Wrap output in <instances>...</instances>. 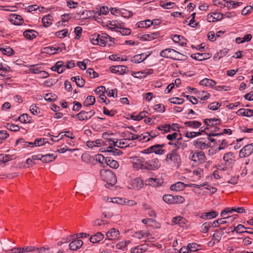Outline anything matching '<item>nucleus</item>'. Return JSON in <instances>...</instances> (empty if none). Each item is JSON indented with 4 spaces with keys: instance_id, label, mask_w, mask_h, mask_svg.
<instances>
[{
    "instance_id": "obj_1",
    "label": "nucleus",
    "mask_w": 253,
    "mask_h": 253,
    "mask_svg": "<svg viewBox=\"0 0 253 253\" xmlns=\"http://www.w3.org/2000/svg\"><path fill=\"white\" fill-rule=\"evenodd\" d=\"M100 173L102 180L106 183L105 186L107 188H110L116 183V176L111 170L101 169Z\"/></svg>"
},
{
    "instance_id": "obj_2",
    "label": "nucleus",
    "mask_w": 253,
    "mask_h": 253,
    "mask_svg": "<svg viewBox=\"0 0 253 253\" xmlns=\"http://www.w3.org/2000/svg\"><path fill=\"white\" fill-rule=\"evenodd\" d=\"M124 134L123 136L126 137V140H136L138 139L140 142H147L150 140V138L148 137L150 134L148 133V132H144V133L141 134V135L134 134L131 132L129 131H126L124 132Z\"/></svg>"
},
{
    "instance_id": "obj_3",
    "label": "nucleus",
    "mask_w": 253,
    "mask_h": 253,
    "mask_svg": "<svg viewBox=\"0 0 253 253\" xmlns=\"http://www.w3.org/2000/svg\"><path fill=\"white\" fill-rule=\"evenodd\" d=\"M144 170H155L161 167L160 160L157 158H152L146 161L145 160Z\"/></svg>"
},
{
    "instance_id": "obj_4",
    "label": "nucleus",
    "mask_w": 253,
    "mask_h": 253,
    "mask_svg": "<svg viewBox=\"0 0 253 253\" xmlns=\"http://www.w3.org/2000/svg\"><path fill=\"white\" fill-rule=\"evenodd\" d=\"M132 168L136 170H144L145 159L142 157L135 156L130 158Z\"/></svg>"
},
{
    "instance_id": "obj_5",
    "label": "nucleus",
    "mask_w": 253,
    "mask_h": 253,
    "mask_svg": "<svg viewBox=\"0 0 253 253\" xmlns=\"http://www.w3.org/2000/svg\"><path fill=\"white\" fill-rule=\"evenodd\" d=\"M189 158L190 160L198 164H202L206 160V156L202 151H195L194 152H191Z\"/></svg>"
},
{
    "instance_id": "obj_6",
    "label": "nucleus",
    "mask_w": 253,
    "mask_h": 253,
    "mask_svg": "<svg viewBox=\"0 0 253 253\" xmlns=\"http://www.w3.org/2000/svg\"><path fill=\"white\" fill-rule=\"evenodd\" d=\"M164 201L169 204H177L184 202V198L179 196H172L171 195H165L163 197Z\"/></svg>"
},
{
    "instance_id": "obj_7",
    "label": "nucleus",
    "mask_w": 253,
    "mask_h": 253,
    "mask_svg": "<svg viewBox=\"0 0 253 253\" xmlns=\"http://www.w3.org/2000/svg\"><path fill=\"white\" fill-rule=\"evenodd\" d=\"M166 161L168 163L173 162L175 165L177 166L180 164V157L177 150L173 149L167 155Z\"/></svg>"
},
{
    "instance_id": "obj_8",
    "label": "nucleus",
    "mask_w": 253,
    "mask_h": 253,
    "mask_svg": "<svg viewBox=\"0 0 253 253\" xmlns=\"http://www.w3.org/2000/svg\"><path fill=\"white\" fill-rule=\"evenodd\" d=\"M237 216V214H234L231 216L218 219L212 222V227H218L219 224L231 223L236 219Z\"/></svg>"
},
{
    "instance_id": "obj_9",
    "label": "nucleus",
    "mask_w": 253,
    "mask_h": 253,
    "mask_svg": "<svg viewBox=\"0 0 253 253\" xmlns=\"http://www.w3.org/2000/svg\"><path fill=\"white\" fill-rule=\"evenodd\" d=\"M194 145L197 149H205L211 146V142L209 140L204 138H198L193 142Z\"/></svg>"
},
{
    "instance_id": "obj_10",
    "label": "nucleus",
    "mask_w": 253,
    "mask_h": 253,
    "mask_svg": "<svg viewBox=\"0 0 253 253\" xmlns=\"http://www.w3.org/2000/svg\"><path fill=\"white\" fill-rule=\"evenodd\" d=\"M253 153V143L245 146L240 151V158H245L250 156Z\"/></svg>"
},
{
    "instance_id": "obj_11",
    "label": "nucleus",
    "mask_w": 253,
    "mask_h": 253,
    "mask_svg": "<svg viewBox=\"0 0 253 253\" xmlns=\"http://www.w3.org/2000/svg\"><path fill=\"white\" fill-rule=\"evenodd\" d=\"M90 41L92 44L94 45H99L105 46L106 42L100 38V35L98 34H94L91 36Z\"/></svg>"
},
{
    "instance_id": "obj_12",
    "label": "nucleus",
    "mask_w": 253,
    "mask_h": 253,
    "mask_svg": "<svg viewBox=\"0 0 253 253\" xmlns=\"http://www.w3.org/2000/svg\"><path fill=\"white\" fill-rule=\"evenodd\" d=\"M94 114L95 112L93 111L88 112L81 111L79 114L76 115V117L80 121H84L90 118Z\"/></svg>"
},
{
    "instance_id": "obj_13",
    "label": "nucleus",
    "mask_w": 253,
    "mask_h": 253,
    "mask_svg": "<svg viewBox=\"0 0 253 253\" xmlns=\"http://www.w3.org/2000/svg\"><path fill=\"white\" fill-rule=\"evenodd\" d=\"M110 71L113 73H116L118 75H123L126 73V71L128 69L126 66H112L110 67Z\"/></svg>"
},
{
    "instance_id": "obj_14",
    "label": "nucleus",
    "mask_w": 253,
    "mask_h": 253,
    "mask_svg": "<svg viewBox=\"0 0 253 253\" xmlns=\"http://www.w3.org/2000/svg\"><path fill=\"white\" fill-rule=\"evenodd\" d=\"M120 233L118 230L115 228L111 229L106 233V239L110 240H114L119 237Z\"/></svg>"
},
{
    "instance_id": "obj_15",
    "label": "nucleus",
    "mask_w": 253,
    "mask_h": 253,
    "mask_svg": "<svg viewBox=\"0 0 253 253\" xmlns=\"http://www.w3.org/2000/svg\"><path fill=\"white\" fill-rule=\"evenodd\" d=\"M83 242L80 239H76L71 242L69 246V249L72 251H77L83 246Z\"/></svg>"
},
{
    "instance_id": "obj_16",
    "label": "nucleus",
    "mask_w": 253,
    "mask_h": 253,
    "mask_svg": "<svg viewBox=\"0 0 253 253\" xmlns=\"http://www.w3.org/2000/svg\"><path fill=\"white\" fill-rule=\"evenodd\" d=\"M223 160L227 166L232 167L234 164L233 154L232 152L226 153L224 155Z\"/></svg>"
},
{
    "instance_id": "obj_17",
    "label": "nucleus",
    "mask_w": 253,
    "mask_h": 253,
    "mask_svg": "<svg viewBox=\"0 0 253 253\" xmlns=\"http://www.w3.org/2000/svg\"><path fill=\"white\" fill-rule=\"evenodd\" d=\"M174 50L173 49L167 48L161 51L160 54L162 57L173 59Z\"/></svg>"
},
{
    "instance_id": "obj_18",
    "label": "nucleus",
    "mask_w": 253,
    "mask_h": 253,
    "mask_svg": "<svg viewBox=\"0 0 253 253\" xmlns=\"http://www.w3.org/2000/svg\"><path fill=\"white\" fill-rule=\"evenodd\" d=\"M191 57L194 59L199 60V61H203L205 59H209L210 57V55L209 53H196L194 54H192L191 55Z\"/></svg>"
},
{
    "instance_id": "obj_19",
    "label": "nucleus",
    "mask_w": 253,
    "mask_h": 253,
    "mask_svg": "<svg viewBox=\"0 0 253 253\" xmlns=\"http://www.w3.org/2000/svg\"><path fill=\"white\" fill-rule=\"evenodd\" d=\"M146 184L153 187H157L161 185L162 183V179L160 178H149L146 180Z\"/></svg>"
},
{
    "instance_id": "obj_20",
    "label": "nucleus",
    "mask_w": 253,
    "mask_h": 253,
    "mask_svg": "<svg viewBox=\"0 0 253 253\" xmlns=\"http://www.w3.org/2000/svg\"><path fill=\"white\" fill-rule=\"evenodd\" d=\"M61 49L56 48V46H48L43 48V53L52 55L56 53L60 52Z\"/></svg>"
},
{
    "instance_id": "obj_21",
    "label": "nucleus",
    "mask_w": 253,
    "mask_h": 253,
    "mask_svg": "<svg viewBox=\"0 0 253 253\" xmlns=\"http://www.w3.org/2000/svg\"><path fill=\"white\" fill-rule=\"evenodd\" d=\"M10 20L14 24L20 25L23 23V20L21 16L12 14L10 16Z\"/></svg>"
},
{
    "instance_id": "obj_22",
    "label": "nucleus",
    "mask_w": 253,
    "mask_h": 253,
    "mask_svg": "<svg viewBox=\"0 0 253 253\" xmlns=\"http://www.w3.org/2000/svg\"><path fill=\"white\" fill-rule=\"evenodd\" d=\"M217 215L218 213L216 211H212L211 212L202 213L200 216V218L208 220L215 218Z\"/></svg>"
},
{
    "instance_id": "obj_23",
    "label": "nucleus",
    "mask_w": 253,
    "mask_h": 253,
    "mask_svg": "<svg viewBox=\"0 0 253 253\" xmlns=\"http://www.w3.org/2000/svg\"><path fill=\"white\" fill-rule=\"evenodd\" d=\"M164 147V144H156L150 147V149L151 150L152 152H155L156 154L162 155L164 153V150L161 149Z\"/></svg>"
},
{
    "instance_id": "obj_24",
    "label": "nucleus",
    "mask_w": 253,
    "mask_h": 253,
    "mask_svg": "<svg viewBox=\"0 0 253 253\" xmlns=\"http://www.w3.org/2000/svg\"><path fill=\"white\" fill-rule=\"evenodd\" d=\"M38 34V33L33 30H26L23 33L24 36L29 40H32L35 38L37 36Z\"/></svg>"
},
{
    "instance_id": "obj_25",
    "label": "nucleus",
    "mask_w": 253,
    "mask_h": 253,
    "mask_svg": "<svg viewBox=\"0 0 253 253\" xmlns=\"http://www.w3.org/2000/svg\"><path fill=\"white\" fill-rule=\"evenodd\" d=\"M103 141L101 139H97L95 141H87L86 142V145L90 148H93L95 147H100L103 145Z\"/></svg>"
},
{
    "instance_id": "obj_26",
    "label": "nucleus",
    "mask_w": 253,
    "mask_h": 253,
    "mask_svg": "<svg viewBox=\"0 0 253 253\" xmlns=\"http://www.w3.org/2000/svg\"><path fill=\"white\" fill-rule=\"evenodd\" d=\"M186 187L185 184L182 182H178L174 184H172L170 189L172 191H179L182 190Z\"/></svg>"
},
{
    "instance_id": "obj_27",
    "label": "nucleus",
    "mask_w": 253,
    "mask_h": 253,
    "mask_svg": "<svg viewBox=\"0 0 253 253\" xmlns=\"http://www.w3.org/2000/svg\"><path fill=\"white\" fill-rule=\"evenodd\" d=\"M104 238V235L101 232H97L90 238V241L92 243H98Z\"/></svg>"
},
{
    "instance_id": "obj_28",
    "label": "nucleus",
    "mask_w": 253,
    "mask_h": 253,
    "mask_svg": "<svg viewBox=\"0 0 253 253\" xmlns=\"http://www.w3.org/2000/svg\"><path fill=\"white\" fill-rule=\"evenodd\" d=\"M56 157L53 154H46L41 156V161L43 163H49L53 161Z\"/></svg>"
},
{
    "instance_id": "obj_29",
    "label": "nucleus",
    "mask_w": 253,
    "mask_h": 253,
    "mask_svg": "<svg viewBox=\"0 0 253 253\" xmlns=\"http://www.w3.org/2000/svg\"><path fill=\"white\" fill-rule=\"evenodd\" d=\"M220 120L216 118L206 119L204 120L205 124L210 126H212L214 125H217L220 124Z\"/></svg>"
},
{
    "instance_id": "obj_30",
    "label": "nucleus",
    "mask_w": 253,
    "mask_h": 253,
    "mask_svg": "<svg viewBox=\"0 0 253 253\" xmlns=\"http://www.w3.org/2000/svg\"><path fill=\"white\" fill-rule=\"evenodd\" d=\"M237 114L244 116L251 117L253 116V110L249 109H240L237 111Z\"/></svg>"
},
{
    "instance_id": "obj_31",
    "label": "nucleus",
    "mask_w": 253,
    "mask_h": 253,
    "mask_svg": "<svg viewBox=\"0 0 253 253\" xmlns=\"http://www.w3.org/2000/svg\"><path fill=\"white\" fill-rule=\"evenodd\" d=\"M200 84L206 86L212 87L215 85L216 83L214 81L211 79L205 78L200 81Z\"/></svg>"
},
{
    "instance_id": "obj_32",
    "label": "nucleus",
    "mask_w": 253,
    "mask_h": 253,
    "mask_svg": "<svg viewBox=\"0 0 253 253\" xmlns=\"http://www.w3.org/2000/svg\"><path fill=\"white\" fill-rule=\"evenodd\" d=\"M184 125L186 126L191 127L193 128H198L201 125V123L197 121H191L184 123Z\"/></svg>"
},
{
    "instance_id": "obj_33",
    "label": "nucleus",
    "mask_w": 253,
    "mask_h": 253,
    "mask_svg": "<svg viewBox=\"0 0 253 253\" xmlns=\"http://www.w3.org/2000/svg\"><path fill=\"white\" fill-rule=\"evenodd\" d=\"M173 55L174 60L185 61L187 59V57L186 55L181 54V53L176 51L175 50H174Z\"/></svg>"
},
{
    "instance_id": "obj_34",
    "label": "nucleus",
    "mask_w": 253,
    "mask_h": 253,
    "mask_svg": "<svg viewBox=\"0 0 253 253\" xmlns=\"http://www.w3.org/2000/svg\"><path fill=\"white\" fill-rule=\"evenodd\" d=\"M132 15L133 14L131 11L125 9L120 8L119 15L128 18L131 17Z\"/></svg>"
},
{
    "instance_id": "obj_35",
    "label": "nucleus",
    "mask_w": 253,
    "mask_h": 253,
    "mask_svg": "<svg viewBox=\"0 0 253 253\" xmlns=\"http://www.w3.org/2000/svg\"><path fill=\"white\" fill-rule=\"evenodd\" d=\"M184 40L183 37L182 36L178 35H174L173 36L172 40L174 42L179 43L181 45H184L185 42L182 41Z\"/></svg>"
},
{
    "instance_id": "obj_36",
    "label": "nucleus",
    "mask_w": 253,
    "mask_h": 253,
    "mask_svg": "<svg viewBox=\"0 0 253 253\" xmlns=\"http://www.w3.org/2000/svg\"><path fill=\"white\" fill-rule=\"evenodd\" d=\"M95 102V98L94 96H88L86 97L85 100L84 105L85 106H88L90 105H93Z\"/></svg>"
},
{
    "instance_id": "obj_37",
    "label": "nucleus",
    "mask_w": 253,
    "mask_h": 253,
    "mask_svg": "<svg viewBox=\"0 0 253 253\" xmlns=\"http://www.w3.org/2000/svg\"><path fill=\"white\" fill-rule=\"evenodd\" d=\"M144 55L143 54L136 55L132 57L131 60L132 62L135 63H139L144 61L145 59L144 57L142 58V57H144Z\"/></svg>"
},
{
    "instance_id": "obj_38",
    "label": "nucleus",
    "mask_w": 253,
    "mask_h": 253,
    "mask_svg": "<svg viewBox=\"0 0 253 253\" xmlns=\"http://www.w3.org/2000/svg\"><path fill=\"white\" fill-rule=\"evenodd\" d=\"M158 33H153L147 35H143V38L145 40L151 41L152 40L156 39L159 36Z\"/></svg>"
},
{
    "instance_id": "obj_39",
    "label": "nucleus",
    "mask_w": 253,
    "mask_h": 253,
    "mask_svg": "<svg viewBox=\"0 0 253 253\" xmlns=\"http://www.w3.org/2000/svg\"><path fill=\"white\" fill-rule=\"evenodd\" d=\"M133 183V186L138 189L142 188L143 185V180L140 178H137L134 179Z\"/></svg>"
},
{
    "instance_id": "obj_40",
    "label": "nucleus",
    "mask_w": 253,
    "mask_h": 253,
    "mask_svg": "<svg viewBox=\"0 0 253 253\" xmlns=\"http://www.w3.org/2000/svg\"><path fill=\"white\" fill-rule=\"evenodd\" d=\"M110 202H112L113 203H117L118 204L124 205L126 204V199H122L121 198H114L113 199H110Z\"/></svg>"
},
{
    "instance_id": "obj_41",
    "label": "nucleus",
    "mask_w": 253,
    "mask_h": 253,
    "mask_svg": "<svg viewBox=\"0 0 253 253\" xmlns=\"http://www.w3.org/2000/svg\"><path fill=\"white\" fill-rule=\"evenodd\" d=\"M51 18H52V16L50 15H48L44 16L42 18V22L45 27H48L51 24V23L48 21L51 20Z\"/></svg>"
},
{
    "instance_id": "obj_42",
    "label": "nucleus",
    "mask_w": 253,
    "mask_h": 253,
    "mask_svg": "<svg viewBox=\"0 0 253 253\" xmlns=\"http://www.w3.org/2000/svg\"><path fill=\"white\" fill-rule=\"evenodd\" d=\"M247 228L245 226L242 224H239L236 227H234L233 228V231H231L232 232H234V231L236 232L237 233H245L244 229Z\"/></svg>"
},
{
    "instance_id": "obj_43",
    "label": "nucleus",
    "mask_w": 253,
    "mask_h": 253,
    "mask_svg": "<svg viewBox=\"0 0 253 253\" xmlns=\"http://www.w3.org/2000/svg\"><path fill=\"white\" fill-rule=\"evenodd\" d=\"M109 12V9L107 6H102L101 7L99 10L97 11L95 13L96 14H98L99 16H101L102 15H107Z\"/></svg>"
},
{
    "instance_id": "obj_44",
    "label": "nucleus",
    "mask_w": 253,
    "mask_h": 253,
    "mask_svg": "<svg viewBox=\"0 0 253 253\" xmlns=\"http://www.w3.org/2000/svg\"><path fill=\"white\" fill-rule=\"evenodd\" d=\"M131 75L134 78H142L145 77L147 76V73H145V71L132 72Z\"/></svg>"
},
{
    "instance_id": "obj_45",
    "label": "nucleus",
    "mask_w": 253,
    "mask_h": 253,
    "mask_svg": "<svg viewBox=\"0 0 253 253\" xmlns=\"http://www.w3.org/2000/svg\"><path fill=\"white\" fill-rule=\"evenodd\" d=\"M223 133L230 135L232 134V131L230 129H224L223 132L221 133H211L208 135V136H217L223 135Z\"/></svg>"
},
{
    "instance_id": "obj_46",
    "label": "nucleus",
    "mask_w": 253,
    "mask_h": 253,
    "mask_svg": "<svg viewBox=\"0 0 253 253\" xmlns=\"http://www.w3.org/2000/svg\"><path fill=\"white\" fill-rule=\"evenodd\" d=\"M87 76L90 78H95L98 76V74L95 72L92 68H88L86 70Z\"/></svg>"
},
{
    "instance_id": "obj_47",
    "label": "nucleus",
    "mask_w": 253,
    "mask_h": 253,
    "mask_svg": "<svg viewBox=\"0 0 253 253\" xmlns=\"http://www.w3.org/2000/svg\"><path fill=\"white\" fill-rule=\"evenodd\" d=\"M9 134L6 130H0V144L2 143L5 139L8 138Z\"/></svg>"
},
{
    "instance_id": "obj_48",
    "label": "nucleus",
    "mask_w": 253,
    "mask_h": 253,
    "mask_svg": "<svg viewBox=\"0 0 253 253\" xmlns=\"http://www.w3.org/2000/svg\"><path fill=\"white\" fill-rule=\"evenodd\" d=\"M199 246L196 243H190L187 246V248L189 250L190 253H192V252L199 250Z\"/></svg>"
},
{
    "instance_id": "obj_49",
    "label": "nucleus",
    "mask_w": 253,
    "mask_h": 253,
    "mask_svg": "<svg viewBox=\"0 0 253 253\" xmlns=\"http://www.w3.org/2000/svg\"><path fill=\"white\" fill-rule=\"evenodd\" d=\"M126 139H123L119 140H117L116 141V146L118 148H125L127 146L126 145Z\"/></svg>"
},
{
    "instance_id": "obj_50",
    "label": "nucleus",
    "mask_w": 253,
    "mask_h": 253,
    "mask_svg": "<svg viewBox=\"0 0 253 253\" xmlns=\"http://www.w3.org/2000/svg\"><path fill=\"white\" fill-rule=\"evenodd\" d=\"M107 164L113 169H117L119 167V164L117 161L111 159H109L108 160Z\"/></svg>"
},
{
    "instance_id": "obj_51",
    "label": "nucleus",
    "mask_w": 253,
    "mask_h": 253,
    "mask_svg": "<svg viewBox=\"0 0 253 253\" xmlns=\"http://www.w3.org/2000/svg\"><path fill=\"white\" fill-rule=\"evenodd\" d=\"M0 50H1V51L2 52V53L3 54L7 55H10L13 54V52H14L13 49L9 47H6V48L1 47V48H0Z\"/></svg>"
},
{
    "instance_id": "obj_52",
    "label": "nucleus",
    "mask_w": 253,
    "mask_h": 253,
    "mask_svg": "<svg viewBox=\"0 0 253 253\" xmlns=\"http://www.w3.org/2000/svg\"><path fill=\"white\" fill-rule=\"evenodd\" d=\"M6 127L8 129L13 131H17L20 129V127L18 125L9 123L6 124Z\"/></svg>"
},
{
    "instance_id": "obj_53",
    "label": "nucleus",
    "mask_w": 253,
    "mask_h": 253,
    "mask_svg": "<svg viewBox=\"0 0 253 253\" xmlns=\"http://www.w3.org/2000/svg\"><path fill=\"white\" fill-rule=\"evenodd\" d=\"M120 30H116L117 32H119L122 35L127 36L130 34L131 30L127 28H118Z\"/></svg>"
},
{
    "instance_id": "obj_54",
    "label": "nucleus",
    "mask_w": 253,
    "mask_h": 253,
    "mask_svg": "<svg viewBox=\"0 0 253 253\" xmlns=\"http://www.w3.org/2000/svg\"><path fill=\"white\" fill-rule=\"evenodd\" d=\"M212 226V222H205L202 226V232L203 233H207L210 228Z\"/></svg>"
},
{
    "instance_id": "obj_55",
    "label": "nucleus",
    "mask_w": 253,
    "mask_h": 253,
    "mask_svg": "<svg viewBox=\"0 0 253 253\" xmlns=\"http://www.w3.org/2000/svg\"><path fill=\"white\" fill-rule=\"evenodd\" d=\"M68 31L67 29H64L63 30L58 31L56 33V35L59 38H63L67 36Z\"/></svg>"
},
{
    "instance_id": "obj_56",
    "label": "nucleus",
    "mask_w": 253,
    "mask_h": 253,
    "mask_svg": "<svg viewBox=\"0 0 253 253\" xmlns=\"http://www.w3.org/2000/svg\"><path fill=\"white\" fill-rule=\"evenodd\" d=\"M201 134L200 132H187L185 134V136L189 138H192L195 137Z\"/></svg>"
},
{
    "instance_id": "obj_57",
    "label": "nucleus",
    "mask_w": 253,
    "mask_h": 253,
    "mask_svg": "<svg viewBox=\"0 0 253 253\" xmlns=\"http://www.w3.org/2000/svg\"><path fill=\"white\" fill-rule=\"evenodd\" d=\"M193 173L194 175L198 176V179L201 177L203 175V170L200 168H197L193 171Z\"/></svg>"
},
{
    "instance_id": "obj_58",
    "label": "nucleus",
    "mask_w": 253,
    "mask_h": 253,
    "mask_svg": "<svg viewBox=\"0 0 253 253\" xmlns=\"http://www.w3.org/2000/svg\"><path fill=\"white\" fill-rule=\"evenodd\" d=\"M169 101L173 104H181L184 102V100L182 98L173 97L170 98Z\"/></svg>"
},
{
    "instance_id": "obj_59",
    "label": "nucleus",
    "mask_w": 253,
    "mask_h": 253,
    "mask_svg": "<svg viewBox=\"0 0 253 253\" xmlns=\"http://www.w3.org/2000/svg\"><path fill=\"white\" fill-rule=\"evenodd\" d=\"M18 120L20 122L23 123H26L29 122L30 120H28V116L27 114H23L19 117Z\"/></svg>"
},
{
    "instance_id": "obj_60",
    "label": "nucleus",
    "mask_w": 253,
    "mask_h": 253,
    "mask_svg": "<svg viewBox=\"0 0 253 253\" xmlns=\"http://www.w3.org/2000/svg\"><path fill=\"white\" fill-rule=\"evenodd\" d=\"M220 106V104H219L218 103L213 102V103L210 104L208 105V108L210 110H216L219 108Z\"/></svg>"
},
{
    "instance_id": "obj_61",
    "label": "nucleus",
    "mask_w": 253,
    "mask_h": 253,
    "mask_svg": "<svg viewBox=\"0 0 253 253\" xmlns=\"http://www.w3.org/2000/svg\"><path fill=\"white\" fill-rule=\"evenodd\" d=\"M105 87L103 86H100L96 88L95 92L97 94H98L99 96L105 93Z\"/></svg>"
},
{
    "instance_id": "obj_62",
    "label": "nucleus",
    "mask_w": 253,
    "mask_h": 253,
    "mask_svg": "<svg viewBox=\"0 0 253 253\" xmlns=\"http://www.w3.org/2000/svg\"><path fill=\"white\" fill-rule=\"evenodd\" d=\"M30 110L34 115L38 114L40 113V109L35 105H32L30 106Z\"/></svg>"
},
{
    "instance_id": "obj_63",
    "label": "nucleus",
    "mask_w": 253,
    "mask_h": 253,
    "mask_svg": "<svg viewBox=\"0 0 253 253\" xmlns=\"http://www.w3.org/2000/svg\"><path fill=\"white\" fill-rule=\"evenodd\" d=\"M78 3L73 0H69L67 1V5L70 8H75L77 7Z\"/></svg>"
},
{
    "instance_id": "obj_64",
    "label": "nucleus",
    "mask_w": 253,
    "mask_h": 253,
    "mask_svg": "<svg viewBox=\"0 0 253 253\" xmlns=\"http://www.w3.org/2000/svg\"><path fill=\"white\" fill-rule=\"evenodd\" d=\"M253 6L251 5H248L246 6L242 11V15H247L248 13L251 12L252 10H253Z\"/></svg>"
}]
</instances>
